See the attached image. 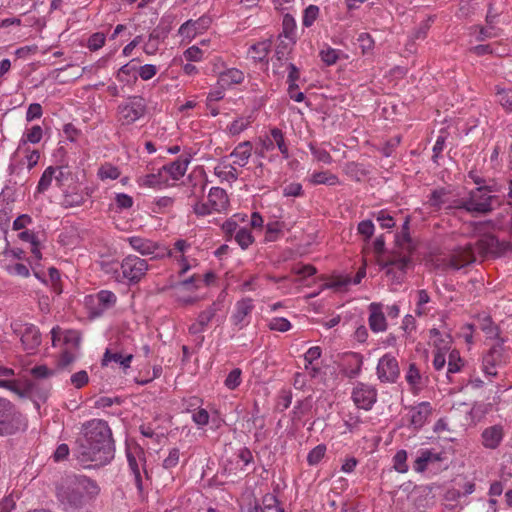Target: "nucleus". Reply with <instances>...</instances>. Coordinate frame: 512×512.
I'll return each mask as SVG.
<instances>
[{
    "instance_id": "obj_28",
    "label": "nucleus",
    "mask_w": 512,
    "mask_h": 512,
    "mask_svg": "<svg viewBox=\"0 0 512 512\" xmlns=\"http://www.w3.org/2000/svg\"><path fill=\"white\" fill-rule=\"evenodd\" d=\"M214 173L223 181L235 182L238 179L239 173L234 165L226 163L222 160L215 168Z\"/></svg>"
},
{
    "instance_id": "obj_35",
    "label": "nucleus",
    "mask_w": 512,
    "mask_h": 512,
    "mask_svg": "<svg viewBox=\"0 0 512 512\" xmlns=\"http://www.w3.org/2000/svg\"><path fill=\"white\" fill-rule=\"evenodd\" d=\"M167 183L168 177L163 174L161 169L156 174H147L142 178V184L152 188H160L164 185H167Z\"/></svg>"
},
{
    "instance_id": "obj_25",
    "label": "nucleus",
    "mask_w": 512,
    "mask_h": 512,
    "mask_svg": "<svg viewBox=\"0 0 512 512\" xmlns=\"http://www.w3.org/2000/svg\"><path fill=\"white\" fill-rule=\"evenodd\" d=\"M252 154V143L250 141H244L239 143L234 150L231 152L230 157L235 158L234 164L244 167Z\"/></svg>"
},
{
    "instance_id": "obj_59",
    "label": "nucleus",
    "mask_w": 512,
    "mask_h": 512,
    "mask_svg": "<svg viewBox=\"0 0 512 512\" xmlns=\"http://www.w3.org/2000/svg\"><path fill=\"white\" fill-rule=\"evenodd\" d=\"M351 360L353 362L354 367L352 369H350L349 371H346V376L349 378H354L360 373L363 362H362V357L356 353H354L351 356Z\"/></svg>"
},
{
    "instance_id": "obj_33",
    "label": "nucleus",
    "mask_w": 512,
    "mask_h": 512,
    "mask_svg": "<svg viewBox=\"0 0 512 512\" xmlns=\"http://www.w3.org/2000/svg\"><path fill=\"white\" fill-rule=\"evenodd\" d=\"M222 302L221 301H216V302H213L206 310L202 311L199 315H198V320L205 326L207 327L208 324L213 321L214 319L216 321H219V318L217 317V312L221 310L222 308Z\"/></svg>"
},
{
    "instance_id": "obj_57",
    "label": "nucleus",
    "mask_w": 512,
    "mask_h": 512,
    "mask_svg": "<svg viewBox=\"0 0 512 512\" xmlns=\"http://www.w3.org/2000/svg\"><path fill=\"white\" fill-rule=\"evenodd\" d=\"M105 43V35L103 33H94L88 40V48L91 51L100 49Z\"/></svg>"
},
{
    "instance_id": "obj_9",
    "label": "nucleus",
    "mask_w": 512,
    "mask_h": 512,
    "mask_svg": "<svg viewBox=\"0 0 512 512\" xmlns=\"http://www.w3.org/2000/svg\"><path fill=\"white\" fill-rule=\"evenodd\" d=\"M147 270V261L135 255H128L121 262L123 278L130 284L138 283L145 276Z\"/></svg>"
},
{
    "instance_id": "obj_37",
    "label": "nucleus",
    "mask_w": 512,
    "mask_h": 512,
    "mask_svg": "<svg viewBox=\"0 0 512 512\" xmlns=\"http://www.w3.org/2000/svg\"><path fill=\"white\" fill-rule=\"evenodd\" d=\"M311 183L315 185L319 184H327V185H337L339 183L338 177L329 171H322L313 173L311 176Z\"/></svg>"
},
{
    "instance_id": "obj_45",
    "label": "nucleus",
    "mask_w": 512,
    "mask_h": 512,
    "mask_svg": "<svg viewBox=\"0 0 512 512\" xmlns=\"http://www.w3.org/2000/svg\"><path fill=\"white\" fill-rule=\"evenodd\" d=\"M405 378L407 383L413 388L418 387L421 384V375L414 363L409 365Z\"/></svg>"
},
{
    "instance_id": "obj_26",
    "label": "nucleus",
    "mask_w": 512,
    "mask_h": 512,
    "mask_svg": "<svg viewBox=\"0 0 512 512\" xmlns=\"http://www.w3.org/2000/svg\"><path fill=\"white\" fill-rule=\"evenodd\" d=\"M441 458L438 454L432 452L429 449H423L419 452V455L413 463V468L416 472H424L430 463L438 462Z\"/></svg>"
},
{
    "instance_id": "obj_49",
    "label": "nucleus",
    "mask_w": 512,
    "mask_h": 512,
    "mask_svg": "<svg viewBox=\"0 0 512 512\" xmlns=\"http://www.w3.org/2000/svg\"><path fill=\"white\" fill-rule=\"evenodd\" d=\"M309 149L312 153V155L320 162H323L325 164H330L332 162V157L329 154L328 151L322 148L316 147L314 144H309Z\"/></svg>"
},
{
    "instance_id": "obj_51",
    "label": "nucleus",
    "mask_w": 512,
    "mask_h": 512,
    "mask_svg": "<svg viewBox=\"0 0 512 512\" xmlns=\"http://www.w3.org/2000/svg\"><path fill=\"white\" fill-rule=\"evenodd\" d=\"M358 233L364 237L365 241L370 240L374 233V224L371 220H363L358 224Z\"/></svg>"
},
{
    "instance_id": "obj_55",
    "label": "nucleus",
    "mask_w": 512,
    "mask_h": 512,
    "mask_svg": "<svg viewBox=\"0 0 512 512\" xmlns=\"http://www.w3.org/2000/svg\"><path fill=\"white\" fill-rule=\"evenodd\" d=\"M321 60L327 64L328 66L333 65L338 60V53L333 48H327L325 50H321L319 53Z\"/></svg>"
},
{
    "instance_id": "obj_58",
    "label": "nucleus",
    "mask_w": 512,
    "mask_h": 512,
    "mask_svg": "<svg viewBox=\"0 0 512 512\" xmlns=\"http://www.w3.org/2000/svg\"><path fill=\"white\" fill-rule=\"evenodd\" d=\"M89 377L85 370H81L77 373H74L71 376V383L75 388H82L84 385L88 383Z\"/></svg>"
},
{
    "instance_id": "obj_18",
    "label": "nucleus",
    "mask_w": 512,
    "mask_h": 512,
    "mask_svg": "<svg viewBox=\"0 0 512 512\" xmlns=\"http://www.w3.org/2000/svg\"><path fill=\"white\" fill-rule=\"evenodd\" d=\"M432 408L429 402H422L410 410V423L415 428H420L424 425L427 418L431 414Z\"/></svg>"
},
{
    "instance_id": "obj_63",
    "label": "nucleus",
    "mask_w": 512,
    "mask_h": 512,
    "mask_svg": "<svg viewBox=\"0 0 512 512\" xmlns=\"http://www.w3.org/2000/svg\"><path fill=\"white\" fill-rule=\"evenodd\" d=\"M31 374L35 378L44 379L54 375V371L49 369L46 365H38L31 369Z\"/></svg>"
},
{
    "instance_id": "obj_16",
    "label": "nucleus",
    "mask_w": 512,
    "mask_h": 512,
    "mask_svg": "<svg viewBox=\"0 0 512 512\" xmlns=\"http://www.w3.org/2000/svg\"><path fill=\"white\" fill-rule=\"evenodd\" d=\"M254 309L253 301L250 298H244L236 303L235 312L232 315V322L235 326H238L240 329L243 328L247 323H245V318L252 312Z\"/></svg>"
},
{
    "instance_id": "obj_19",
    "label": "nucleus",
    "mask_w": 512,
    "mask_h": 512,
    "mask_svg": "<svg viewBox=\"0 0 512 512\" xmlns=\"http://www.w3.org/2000/svg\"><path fill=\"white\" fill-rule=\"evenodd\" d=\"M189 162L188 158H178L170 164L164 165L161 170L164 175H169L171 179L179 180L185 175Z\"/></svg>"
},
{
    "instance_id": "obj_12",
    "label": "nucleus",
    "mask_w": 512,
    "mask_h": 512,
    "mask_svg": "<svg viewBox=\"0 0 512 512\" xmlns=\"http://www.w3.org/2000/svg\"><path fill=\"white\" fill-rule=\"evenodd\" d=\"M376 369L378 379L384 383H394L400 375L398 361L389 353L379 359Z\"/></svg>"
},
{
    "instance_id": "obj_36",
    "label": "nucleus",
    "mask_w": 512,
    "mask_h": 512,
    "mask_svg": "<svg viewBox=\"0 0 512 512\" xmlns=\"http://www.w3.org/2000/svg\"><path fill=\"white\" fill-rule=\"evenodd\" d=\"M244 80V73L236 68L228 69L220 74V81L223 85L240 84Z\"/></svg>"
},
{
    "instance_id": "obj_6",
    "label": "nucleus",
    "mask_w": 512,
    "mask_h": 512,
    "mask_svg": "<svg viewBox=\"0 0 512 512\" xmlns=\"http://www.w3.org/2000/svg\"><path fill=\"white\" fill-rule=\"evenodd\" d=\"M147 112V103L142 96H130L117 108L118 121L129 126L142 118Z\"/></svg>"
},
{
    "instance_id": "obj_62",
    "label": "nucleus",
    "mask_w": 512,
    "mask_h": 512,
    "mask_svg": "<svg viewBox=\"0 0 512 512\" xmlns=\"http://www.w3.org/2000/svg\"><path fill=\"white\" fill-rule=\"evenodd\" d=\"M481 187L487 192V194L501 193L505 190V186L495 179L486 180V183Z\"/></svg>"
},
{
    "instance_id": "obj_8",
    "label": "nucleus",
    "mask_w": 512,
    "mask_h": 512,
    "mask_svg": "<svg viewBox=\"0 0 512 512\" xmlns=\"http://www.w3.org/2000/svg\"><path fill=\"white\" fill-rule=\"evenodd\" d=\"M510 356L503 346V340L494 344L482 357L481 370L488 377H496L497 368L506 365Z\"/></svg>"
},
{
    "instance_id": "obj_52",
    "label": "nucleus",
    "mask_w": 512,
    "mask_h": 512,
    "mask_svg": "<svg viewBox=\"0 0 512 512\" xmlns=\"http://www.w3.org/2000/svg\"><path fill=\"white\" fill-rule=\"evenodd\" d=\"M250 124V121L245 118L234 120L228 127L231 135H238L243 132Z\"/></svg>"
},
{
    "instance_id": "obj_39",
    "label": "nucleus",
    "mask_w": 512,
    "mask_h": 512,
    "mask_svg": "<svg viewBox=\"0 0 512 512\" xmlns=\"http://www.w3.org/2000/svg\"><path fill=\"white\" fill-rule=\"evenodd\" d=\"M282 26L283 35L295 43L296 21L294 17L290 14H285L283 17Z\"/></svg>"
},
{
    "instance_id": "obj_47",
    "label": "nucleus",
    "mask_w": 512,
    "mask_h": 512,
    "mask_svg": "<svg viewBox=\"0 0 512 512\" xmlns=\"http://www.w3.org/2000/svg\"><path fill=\"white\" fill-rule=\"evenodd\" d=\"M499 35V29L494 24L486 23V26L481 27L479 34L476 37L478 41H485L486 39L494 38Z\"/></svg>"
},
{
    "instance_id": "obj_27",
    "label": "nucleus",
    "mask_w": 512,
    "mask_h": 512,
    "mask_svg": "<svg viewBox=\"0 0 512 512\" xmlns=\"http://www.w3.org/2000/svg\"><path fill=\"white\" fill-rule=\"evenodd\" d=\"M271 40H263L253 44L248 51V54L255 62L267 61V56L271 50Z\"/></svg>"
},
{
    "instance_id": "obj_31",
    "label": "nucleus",
    "mask_w": 512,
    "mask_h": 512,
    "mask_svg": "<svg viewBox=\"0 0 512 512\" xmlns=\"http://www.w3.org/2000/svg\"><path fill=\"white\" fill-rule=\"evenodd\" d=\"M64 197L62 204L65 207H77L84 203L85 196L82 192L76 190V186L69 190V188L63 191Z\"/></svg>"
},
{
    "instance_id": "obj_15",
    "label": "nucleus",
    "mask_w": 512,
    "mask_h": 512,
    "mask_svg": "<svg viewBox=\"0 0 512 512\" xmlns=\"http://www.w3.org/2000/svg\"><path fill=\"white\" fill-rule=\"evenodd\" d=\"M369 327L374 332H383L387 328L386 318L382 311V305L379 303H371L369 305Z\"/></svg>"
},
{
    "instance_id": "obj_1",
    "label": "nucleus",
    "mask_w": 512,
    "mask_h": 512,
    "mask_svg": "<svg viewBox=\"0 0 512 512\" xmlns=\"http://www.w3.org/2000/svg\"><path fill=\"white\" fill-rule=\"evenodd\" d=\"M114 443L108 423L93 419L83 425V435L76 441L73 455L84 467L106 465L114 458Z\"/></svg>"
},
{
    "instance_id": "obj_56",
    "label": "nucleus",
    "mask_w": 512,
    "mask_h": 512,
    "mask_svg": "<svg viewBox=\"0 0 512 512\" xmlns=\"http://www.w3.org/2000/svg\"><path fill=\"white\" fill-rule=\"evenodd\" d=\"M210 23V19L209 18H201L197 21H192V20H189L187 22H185L181 27H180V30L179 32L181 34L184 33L185 30H188L190 28H193V30L195 32H197L198 29L204 27V25L202 24H209Z\"/></svg>"
},
{
    "instance_id": "obj_2",
    "label": "nucleus",
    "mask_w": 512,
    "mask_h": 512,
    "mask_svg": "<svg viewBox=\"0 0 512 512\" xmlns=\"http://www.w3.org/2000/svg\"><path fill=\"white\" fill-rule=\"evenodd\" d=\"M99 491L97 483L90 478L73 476L57 486L56 497L64 512H90V503Z\"/></svg>"
},
{
    "instance_id": "obj_23",
    "label": "nucleus",
    "mask_w": 512,
    "mask_h": 512,
    "mask_svg": "<svg viewBox=\"0 0 512 512\" xmlns=\"http://www.w3.org/2000/svg\"><path fill=\"white\" fill-rule=\"evenodd\" d=\"M474 326H477L481 329L487 338L494 339L499 336V328L494 322L492 318L487 314H479L476 318V323ZM473 325H469V328H472Z\"/></svg>"
},
{
    "instance_id": "obj_41",
    "label": "nucleus",
    "mask_w": 512,
    "mask_h": 512,
    "mask_svg": "<svg viewBox=\"0 0 512 512\" xmlns=\"http://www.w3.org/2000/svg\"><path fill=\"white\" fill-rule=\"evenodd\" d=\"M274 149V143L271 140V135H265L259 138V144L256 147L255 154L261 158H264L266 157L267 152Z\"/></svg>"
},
{
    "instance_id": "obj_11",
    "label": "nucleus",
    "mask_w": 512,
    "mask_h": 512,
    "mask_svg": "<svg viewBox=\"0 0 512 512\" xmlns=\"http://www.w3.org/2000/svg\"><path fill=\"white\" fill-rule=\"evenodd\" d=\"M130 246L143 256L154 255L153 258L170 256L171 251L165 247H160L156 242L139 236H132L127 239Z\"/></svg>"
},
{
    "instance_id": "obj_14",
    "label": "nucleus",
    "mask_w": 512,
    "mask_h": 512,
    "mask_svg": "<svg viewBox=\"0 0 512 512\" xmlns=\"http://www.w3.org/2000/svg\"><path fill=\"white\" fill-rule=\"evenodd\" d=\"M409 219L406 218L402 225V230L395 236V246L391 251H396L397 254H407L411 257L414 250V245L409 234Z\"/></svg>"
},
{
    "instance_id": "obj_53",
    "label": "nucleus",
    "mask_w": 512,
    "mask_h": 512,
    "mask_svg": "<svg viewBox=\"0 0 512 512\" xmlns=\"http://www.w3.org/2000/svg\"><path fill=\"white\" fill-rule=\"evenodd\" d=\"M269 328L274 331L286 332L291 328V323L286 318H273L269 322Z\"/></svg>"
},
{
    "instance_id": "obj_13",
    "label": "nucleus",
    "mask_w": 512,
    "mask_h": 512,
    "mask_svg": "<svg viewBox=\"0 0 512 512\" xmlns=\"http://www.w3.org/2000/svg\"><path fill=\"white\" fill-rule=\"evenodd\" d=\"M133 359V354H124L123 352L113 348H106L103 358L101 360L102 367H107L111 363L118 364L123 371H126L130 368L131 362Z\"/></svg>"
},
{
    "instance_id": "obj_21",
    "label": "nucleus",
    "mask_w": 512,
    "mask_h": 512,
    "mask_svg": "<svg viewBox=\"0 0 512 512\" xmlns=\"http://www.w3.org/2000/svg\"><path fill=\"white\" fill-rule=\"evenodd\" d=\"M208 202L211 208L216 212L225 210L228 206L226 191L220 187H212L208 194Z\"/></svg>"
},
{
    "instance_id": "obj_40",
    "label": "nucleus",
    "mask_w": 512,
    "mask_h": 512,
    "mask_svg": "<svg viewBox=\"0 0 512 512\" xmlns=\"http://www.w3.org/2000/svg\"><path fill=\"white\" fill-rule=\"evenodd\" d=\"M56 170L53 166H50L45 169L43 172L37 186V191L40 193L45 192L51 185L52 181L54 180Z\"/></svg>"
},
{
    "instance_id": "obj_50",
    "label": "nucleus",
    "mask_w": 512,
    "mask_h": 512,
    "mask_svg": "<svg viewBox=\"0 0 512 512\" xmlns=\"http://www.w3.org/2000/svg\"><path fill=\"white\" fill-rule=\"evenodd\" d=\"M241 383V370L239 368L233 369L225 379V386L228 389H235Z\"/></svg>"
},
{
    "instance_id": "obj_24",
    "label": "nucleus",
    "mask_w": 512,
    "mask_h": 512,
    "mask_svg": "<svg viewBox=\"0 0 512 512\" xmlns=\"http://www.w3.org/2000/svg\"><path fill=\"white\" fill-rule=\"evenodd\" d=\"M21 342L27 351L35 350L41 344V334L34 325H29L25 328Z\"/></svg>"
},
{
    "instance_id": "obj_20",
    "label": "nucleus",
    "mask_w": 512,
    "mask_h": 512,
    "mask_svg": "<svg viewBox=\"0 0 512 512\" xmlns=\"http://www.w3.org/2000/svg\"><path fill=\"white\" fill-rule=\"evenodd\" d=\"M97 307L94 308L92 314L94 316H101L104 311L112 308L117 300L116 295L108 290H102L96 295Z\"/></svg>"
},
{
    "instance_id": "obj_17",
    "label": "nucleus",
    "mask_w": 512,
    "mask_h": 512,
    "mask_svg": "<svg viewBox=\"0 0 512 512\" xmlns=\"http://www.w3.org/2000/svg\"><path fill=\"white\" fill-rule=\"evenodd\" d=\"M128 466L131 473L134 476L136 487L139 491L143 490V478L142 473L148 478V472L145 468V461H138L131 453L127 454Z\"/></svg>"
},
{
    "instance_id": "obj_54",
    "label": "nucleus",
    "mask_w": 512,
    "mask_h": 512,
    "mask_svg": "<svg viewBox=\"0 0 512 512\" xmlns=\"http://www.w3.org/2000/svg\"><path fill=\"white\" fill-rule=\"evenodd\" d=\"M180 451L177 448H173L169 451L168 456L163 460V467L171 469L177 466L179 463Z\"/></svg>"
},
{
    "instance_id": "obj_38",
    "label": "nucleus",
    "mask_w": 512,
    "mask_h": 512,
    "mask_svg": "<svg viewBox=\"0 0 512 512\" xmlns=\"http://www.w3.org/2000/svg\"><path fill=\"white\" fill-rule=\"evenodd\" d=\"M407 458L408 455L406 450L401 449L397 451L393 457V468L399 473H407L409 470Z\"/></svg>"
},
{
    "instance_id": "obj_44",
    "label": "nucleus",
    "mask_w": 512,
    "mask_h": 512,
    "mask_svg": "<svg viewBox=\"0 0 512 512\" xmlns=\"http://www.w3.org/2000/svg\"><path fill=\"white\" fill-rule=\"evenodd\" d=\"M235 240L242 249H246L250 244H252L254 239L248 229L240 228L236 231Z\"/></svg>"
},
{
    "instance_id": "obj_32",
    "label": "nucleus",
    "mask_w": 512,
    "mask_h": 512,
    "mask_svg": "<svg viewBox=\"0 0 512 512\" xmlns=\"http://www.w3.org/2000/svg\"><path fill=\"white\" fill-rule=\"evenodd\" d=\"M449 192L445 188H438L431 192L428 197L427 204L433 208L434 211H439L443 204L447 202Z\"/></svg>"
},
{
    "instance_id": "obj_7",
    "label": "nucleus",
    "mask_w": 512,
    "mask_h": 512,
    "mask_svg": "<svg viewBox=\"0 0 512 512\" xmlns=\"http://www.w3.org/2000/svg\"><path fill=\"white\" fill-rule=\"evenodd\" d=\"M380 267L386 271V275L395 283L403 282L407 268L411 264V257L407 254H397L391 251L386 258L378 260Z\"/></svg>"
},
{
    "instance_id": "obj_48",
    "label": "nucleus",
    "mask_w": 512,
    "mask_h": 512,
    "mask_svg": "<svg viewBox=\"0 0 512 512\" xmlns=\"http://www.w3.org/2000/svg\"><path fill=\"white\" fill-rule=\"evenodd\" d=\"M160 39V34L157 30H153L150 35L148 42L144 45V51L148 55H153L158 50V41Z\"/></svg>"
},
{
    "instance_id": "obj_64",
    "label": "nucleus",
    "mask_w": 512,
    "mask_h": 512,
    "mask_svg": "<svg viewBox=\"0 0 512 512\" xmlns=\"http://www.w3.org/2000/svg\"><path fill=\"white\" fill-rule=\"evenodd\" d=\"M357 40L363 53L370 51L374 46V41L368 33H361Z\"/></svg>"
},
{
    "instance_id": "obj_42",
    "label": "nucleus",
    "mask_w": 512,
    "mask_h": 512,
    "mask_svg": "<svg viewBox=\"0 0 512 512\" xmlns=\"http://www.w3.org/2000/svg\"><path fill=\"white\" fill-rule=\"evenodd\" d=\"M319 16V7L309 5L303 13L302 24L305 27H311Z\"/></svg>"
},
{
    "instance_id": "obj_34",
    "label": "nucleus",
    "mask_w": 512,
    "mask_h": 512,
    "mask_svg": "<svg viewBox=\"0 0 512 512\" xmlns=\"http://www.w3.org/2000/svg\"><path fill=\"white\" fill-rule=\"evenodd\" d=\"M254 512H284V509L279 506L276 496L266 494L262 499V506L255 507Z\"/></svg>"
},
{
    "instance_id": "obj_46",
    "label": "nucleus",
    "mask_w": 512,
    "mask_h": 512,
    "mask_svg": "<svg viewBox=\"0 0 512 512\" xmlns=\"http://www.w3.org/2000/svg\"><path fill=\"white\" fill-rule=\"evenodd\" d=\"M326 452V446L325 445H317L315 448H313L307 456V462L309 465H316L318 464L322 458L324 457Z\"/></svg>"
},
{
    "instance_id": "obj_3",
    "label": "nucleus",
    "mask_w": 512,
    "mask_h": 512,
    "mask_svg": "<svg viewBox=\"0 0 512 512\" xmlns=\"http://www.w3.org/2000/svg\"><path fill=\"white\" fill-rule=\"evenodd\" d=\"M498 239L487 234L478 239L475 243H468L452 251L448 258L447 266L459 270L476 261L477 257H484L494 253L498 247Z\"/></svg>"
},
{
    "instance_id": "obj_29",
    "label": "nucleus",
    "mask_w": 512,
    "mask_h": 512,
    "mask_svg": "<svg viewBox=\"0 0 512 512\" xmlns=\"http://www.w3.org/2000/svg\"><path fill=\"white\" fill-rule=\"evenodd\" d=\"M271 140L274 143V148L277 147L283 159H289L290 153L288 144L286 143L284 133L281 129L274 127L270 129Z\"/></svg>"
},
{
    "instance_id": "obj_60",
    "label": "nucleus",
    "mask_w": 512,
    "mask_h": 512,
    "mask_svg": "<svg viewBox=\"0 0 512 512\" xmlns=\"http://www.w3.org/2000/svg\"><path fill=\"white\" fill-rule=\"evenodd\" d=\"M303 194L300 183H290L283 188V195L286 197H299Z\"/></svg>"
},
{
    "instance_id": "obj_5",
    "label": "nucleus",
    "mask_w": 512,
    "mask_h": 512,
    "mask_svg": "<svg viewBox=\"0 0 512 512\" xmlns=\"http://www.w3.org/2000/svg\"><path fill=\"white\" fill-rule=\"evenodd\" d=\"M27 419L15 405L0 397V436L13 435L27 429Z\"/></svg>"
},
{
    "instance_id": "obj_4",
    "label": "nucleus",
    "mask_w": 512,
    "mask_h": 512,
    "mask_svg": "<svg viewBox=\"0 0 512 512\" xmlns=\"http://www.w3.org/2000/svg\"><path fill=\"white\" fill-rule=\"evenodd\" d=\"M497 200L496 195L487 194L482 187H477L469 192L465 199L454 202L455 209H463L473 216L487 215L493 211V202Z\"/></svg>"
},
{
    "instance_id": "obj_22",
    "label": "nucleus",
    "mask_w": 512,
    "mask_h": 512,
    "mask_svg": "<svg viewBox=\"0 0 512 512\" xmlns=\"http://www.w3.org/2000/svg\"><path fill=\"white\" fill-rule=\"evenodd\" d=\"M503 439V429L499 425L486 428L482 432L483 445L489 449L497 448Z\"/></svg>"
},
{
    "instance_id": "obj_30",
    "label": "nucleus",
    "mask_w": 512,
    "mask_h": 512,
    "mask_svg": "<svg viewBox=\"0 0 512 512\" xmlns=\"http://www.w3.org/2000/svg\"><path fill=\"white\" fill-rule=\"evenodd\" d=\"M56 170L54 180L57 186L64 191L67 188H70V184L73 182V174L72 172L64 166L54 167Z\"/></svg>"
},
{
    "instance_id": "obj_61",
    "label": "nucleus",
    "mask_w": 512,
    "mask_h": 512,
    "mask_svg": "<svg viewBox=\"0 0 512 512\" xmlns=\"http://www.w3.org/2000/svg\"><path fill=\"white\" fill-rule=\"evenodd\" d=\"M101 179H117L120 176L118 168L113 166H102L99 170Z\"/></svg>"
},
{
    "instance_id": "obj_43",
    "label": "nucleus",
    "mask_w": 512,
    "mask_h": 512,
    "mask_svg": "<svg viewBox=\"0 0 512 512\" xmlns=\"http://www.w3.org/2000/svg\"><path fill=\"white\" fill-rule=\"evenodd\" d=\"M498 102L508 112H512V89L497 88Z\"/></svg>"
},
{
    "instance_id": "obj_10",
    "label": "nucleus",
    "mask_w": 512,
    "mask_h": 512,
    "mask_svg": "<svg viewBox=\"0 0 512 512\" xmlns=\"http://www.w3.org/2000/svg\"><path fill=\"white\" fill-rule=\"evenodd\" d=\"M377 389L369 384L358 382L354 386L351 398L359 409L369 411L377 401Z\"/></svg>"
}]
</instances>
